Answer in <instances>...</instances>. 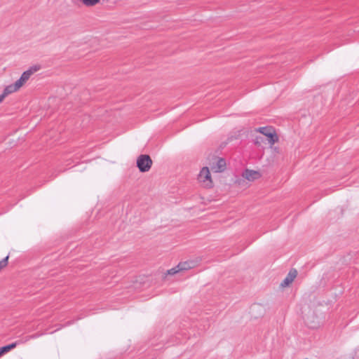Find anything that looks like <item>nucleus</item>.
<instances>
[{
    "mask_svg": "<svg viewBox=\"0 0 359 359\" xmlns=\"http://www.w3.org/2000/svg\"><path fill=\"white\" fill-rule=\"evenodd\" d=\"M40 69L39 65L31 67L28 70L24 72L20 78L14 84L6 86L4 92L7 95L18 91L30 78V76Z\"/></svg>",
    "mask_w": 359,
    "mask_h": 359,
    "instance_id": "f257e3e1",
    "label": "nucleus"
},
{
    "mask_svg": "<svg viewBox=\"0 0 359 359\" xmlns=\"http://www.w3.org/2000/svg\"><path fill=\"white\" fill-rule=\"evenodd\" d=\"M152 165V160L147 154H142L137 159V167L142 172L149 171Z\"/></svg>",
    "mask_w": 359,
    "mask_h": 359,
    "instance_id": "f03ea898",
    "label": "nucleus"
},
{
    "mask_svg": "<svg viewBox=\"0 0 359 359\" xmlns=\"http://www.w3.org/2000/svg\"><path fill=\"white\" fill-rule=\"evenodd\" d=\"M198 180L205 187L210 188L212 187V181L208 167H204L201 169L198 176Z\"/></svg>",
    "mask_w": 359,
    "mask_h": 359,
    "instance_id": "7ed1b4c3",
    "label": "nucleus"
},
{
    "mask_svg": "<svg viewBox=\"0 0 359 359\" xmlns=\"http://www.w3.org/2000/svg\"><path fill=\"white\" fill-rule=\"evenodd\" d=\"M211 163V169L215 172H220L226 168V161L222 158L215 157Z\"/></svg>",
    "mask_w": 359,
    "mask_h": 359,
    "instance_id": "20e7f679",
    "label": "nucleus"
},
{
    "mask_svg": "<svg viewBox=\"0 0 359 359\" xmlns=\"http://www.w3.org/2000/svg\"><path fill=\"white\" fill-rule=\"evenodd\" d=\"M320 318L317 316L314 311L306 315V323L311 328H316L320 325Z\"/></svg>",
    "mask_w": 359,
    "mask_h": 359,
    "instance_id": "39448f33",
    "label": "nucleus"
},
{
    "mask_svg": "<svg viewBox=\"0 0 359 359\" xmlns=\"http://www.w3.org/2000/svg\"><path fill=\"white\" fill-rule=\"evenodd\" d=\"M297 276V271L294 269H291L285 278L283 280V282L280 283V286L283 287L288 286L290 283H292V281L294 280V278Z\"/></svg>",
    "mask_w": 359,
    "mask_h": 359,
    "instance_id": "423d86ee",
    "label": "nucleus"
},
{
    "mask_svg": "<svg viewBox=\"0 0 359 359\" xmlns=\"http://www.w3.org/2000/svg\"><path fill=\"white\" fill-rule=\"evenodd\" d=\"M196 266V262L193 260L180 262L177 265L178 270L186 271L194 268Z\"/></svg>",
    "mask_w": 359,
    "mask_h": 359,
    "instance_id": "0eeeda50",
    "label": "nucleus"
},
{
    "mask_svg": "<svg viewBox=\"0 0 359 359\" xmlns=\"http://www.w3.org/2000/svg\"><path fill=\"white\" fill-rule=\"evenodd\" d=\"M243 177L249 181H253L260 177V174L257 171L246 169L243 174Z\"/></svg>",
    "mask_w": 359,
    "mask_h": 359,
    "instance_id": "6e6552de",
    "label": "nucleus"
},
{
    "mask_svg": "<svg viewBox=\"0 0 359 359\" xmlns=\"http://www.w3.org/2000/svg\"><path fill=\"white\" fill-rule=\"evenodd\" d=\"M257 131L264 135L266 136L267 137L271 136V134H273L275 130L272 128L269 127H262L257 129Z\"/></svg>",
    "mask_w": 359,
    "mask_h": 359,
    "instance_id": "1a4fd4ad",
    "label": "nucleus"
},
{
    "mask_svg": "<svg viewBox=\"0 0 359 359\" xmlns=\"http://www.w3.org/2000/svg\"><path fill=\"white\" fill-rule=\"evenodd\" d=\"M17 346V342L12 343L11 344H8L7 346H4L1 348H0V357L2 356L4 354L8 353L11 350L15 348Z\"/></svg>",
    "mask_w": 359,
    "mask_h": 359,
    "instance_id": "9d476101",
    "label": "nucleus"
},
{
    "mask_svg": "<svg viewBox=\"0 0 359 359\" xmlns=\"http://www.w3.org/2000/svg\"><path fill=\"white\" fill-rule=\"evenodd\" d=\"M81 1L86 6H93L99 4L100 0H81Z\"/></svg>",
    "mask_w": 359,
    "mask_h": 359,
    "instance_id": "9b49d317",
    "label": "nucleus"
},
{
    "mask_svg": "<svg viewBox=\"0 0 359 359\" xmlns=\"http://www.w3.org/2000/svg\"><path fill=\"white\" fill-rule=\"evenodd\" d=\"M278 137H277L276 132L271 134V136L268 137V142L271 145L278 142Z\"/></svg>",
    "mask_w": 359,
    "mask_h": 359,
    "instance_id": "f8f14e48",
    "label": "nucleus"
},
{
    "mask_svg": "<svg viewBox=\"0 0 359 359\" xmlns=\"http://www.w3.org/2000/svg\"><path fill=\"white\" fill-rule=\"evenodd\" d=\"M8 256L0 261V271L8 264Z\"/></svg>",
    "mask_w": 359,
    "mask_h": 359,
    "instance_id": "ddd939ff",
    "label": "nucleus"
},
{
    "mask_svg": "<svg viewBox=\"0 0 359 359\" xmlns=\"http://www.w3.org/2000/svg\"><path fill=\"white\" fill-rule=\"evenodd\" d=\"M179 271H180L178 270L177 266L176 267H174V268L168 270V273L170 274V275H174V274L177 273Z\"/></svg>",
    "mask_w": 359,
    "mask_h": 359,
    "instance_id": "4468645a",
    "label": "nucleus"
},
{
    "mask_svg": "<svg viewBox=\"0 0 359 359\" xmlns=\"http://www.w3.org/2000/svg\"><path fill=\"white\" fill-rule=\"evenodd\" d=\"M6 96L8 95L5 94L4 92H3V93L0 95V102H2Z\"/></svg>",
    "mask_w": 359,
    "mask_h": 359,
    "instance_id": "2eb2a0df",
    "label": "nucleus"
},
{
    "mask_svg": "<svg viewBox=\"0 0 359 359\" xmlns=\"http://www.w3.org/2000/svg\"><path fill=\"white\" fill-rule=\"evenodd\" d=\"M258 139H259V138H258V137H257V140H256V142H255V144H259V142Z\"/></svg>",
    "mask_w": 359,
    "mask_h": 359,
    "instance_id": "dca6fc26",
    "label": "nucleus"
},
{
    "mask_svg": "<svg viewBox=\"0 0 359 359\" xmlns=\"http://www.w3.org/2000/svg\"><path fill=\"white\" fill-rule=\"evenodd\" d=\"M273 149H274V151H276L278 152V148H277V147H274V148H273Z\"/></svg>",
    "mask_w": 359,
    "mask_h": 359,
    "instance_id": "f3484780",
    "label": "nucleus"
},
{
    "mask_svg": "<svg viewBox=\"0 0 359 359\" xmlns=\"http://www.w3.org/2000/svg\"><path fill=\"white\" fill-rule=\"evenodd\" d=\"M305 359H308V358H305Z\"/></svg>",
    "mask_w": 359,
    "mask_h": 359,
    "instance_id": "a211bd4d",
    "label": "nucleus"
}]
</instances>
